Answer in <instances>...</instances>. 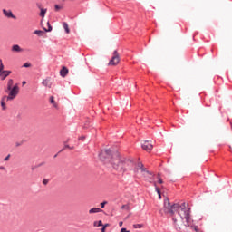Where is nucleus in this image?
I'll use <instances>...</instances> for the list:
<instances>
[{
	"mask_svg": "<svg viewBox=\"0 0 232 232\" xmlns=\"http://www.w3.org/2000/svg\"><path fill=\"white\" fill-rule=\"evenodd\" d=\"M44 184H47V180H43Z\"/></svg>",
	"mask_w": 232,
	"mask_h": 232,
	"instance_id": "nucleus-38",
	"label": "nucleus"
},
{
	"mask_svg": "<svg viewBox=\"0 0 232 232\" xmlns=\"http://www.w3.org/2000/svg\"><path fill=\"white\" fill-rule=\"evenodd\" d=\"M84 139H85V136L79 137L80 140H84Z\"/></svg>",
	"mask_w": 232,
	"mask_h": 232,
	"instance_id": "nucleus-33",
	"label": "nucleus"
},
{
	"mask_svg": "<svg viewBox=\"0 0 232 232\" xmlns=\"http://www.w3.org/2000/svg\"><path fill=\"white\" fill-rule=\"evenodd\" d=\"M10 157H11V155H10V154H9V155H7V156L4 159V160H9Z\"/></svg>",
	"mask_w": 232,
	"mask_h": 232,
	"instance_id": "nucleus-32",
	"label": "nucleus"
},
{
	"mask_svg": "<svg viewBox=\"0 0 232 232\" xmlns=\"http://www.w3.org/2000/svg\"><path fill=\"white\" fill-rule=\"evenodd\" d=\"M63 26L66 34H70L71 30H70L68 23H63Z\"/></svg>",
	"mask_w": 232,
	"mask_h": 232,
	"instance_id": "nucleus-18",
	"label": "nucleus"
},
{
	"mask_svg": "<svg viewBox=\"0 0 232 232\" xmlns=\"http://www.w3.org/2000/svg\"><path fill=\"white\" fill-rule=\"evenodd\" d=\"M93 226H97V227H99V226H103L102 220H95V221L93 222Z\"/></svg>",
	"mask_w": 232,
	"mask_h": 232,
	"instance_id": "nucleus-21",
	"label": "nucleus"
},
{
	"mask_svg": "<svg viewBox=\"0 0 232 232\" xmlns=\"http://www.w3.org/2000/svg\"><path fill=\"white\" fill-rule=\"evenodd\" d=\"M13 52H23V48L19 44H14L12 48Z\"/></svg>",
	"mask_w": 232,
	"mask_h": 232,
	"instance_id": "nucleus-14",
	"label": "nucleus"
},
{
	"mask_svg": "<svg viewBox=\"0 0 232 232\" xmlns=\"http://www.w3.org/2000/svg\"><path fill=\"white\" fill-rule=\"evenodd\" d=\"M16 146H21V144L19 142H16Z\"/></svg>",
	"mask_w": 232,
	"mask_h": 232,
	"instance_id": "nucleus-39",
	"label": "nucleus"
},
{
	"mask_svg": "<svg viewBox=\"0 0 232 232\" xmlns=\"http://www.w3.org/2000/svg\"><path fill=\"white\" fill-rule=\"evenodd\" d=\"M0 169H5V166H0Z\"/></svg>",
	"mask_w": 232,
	"mask_h": 232,
	"instance_id": "nucleus-36",
	"label": "nucleus"
},
{
	"mask_svg": "<svg viewBox=\"0 0 232 232\" xmlns=\"http://www.w3.org/2000/svg\"><path fill=\"white\" fill-rule=\"evenodd\" d=\"M109 162H111L114 169H117V171H120L121 173H124L133 167V160L126 159L125 157H121L118 151L112 153Z\"/></svg>",
	"mask_w": 232,
	"mask_h": 232,
	"instance_id": "nucleus-2",
	"label": "nucleus"
},
{
	"mask_svg": "<svg viewBox=\"0 0 232 232\" xmlns=\"http://www.w3.org/2000/svg\"><path fill=\"white\" fill-rule=\"evenodd\" d=\"M64 148H70L69 144H65Z\"/></svg>",
	"mask_w": 232,
	"mask_h": 232,
	"instance_id": "nucleus-37",
	"label": "nucleus"
},
{
	"mask_svg": "<svg viewBox=\"0 0 232 232\" xmlns=\"http://www.w3.org/2000/svg\"><path fill=\"white\" fill-rule=\"evenodd\" d=\"M100 211H102L101 208H92L91 209H89V213H99Z\"/></svg>",
	"mask_w": 232,
	"mask_h": 232,
	"instance_id": "nucleus-16",
	"label": "nucleus"
},
{
	"mask_svg": "<svg viewBox=\"0 0 232 232\" xmlns=\"http://www.w3.org/2000/svg\"><path fill=\"white\" fill-rule=\"evenodd\" d=\"M158 179H159L160 184H163V180H162L161 177L160 176V174L158 175Z\"/></svg>",
	"mask_w": 232,
	"mask_h": 232,
	"instance_id": "nucleus-30",
	"label": "nucleus"
},
{
	"mask_svg": "<svg viewBox=\"0 0 232 232\" xmlns=\"http://www.w3.org/2000/svg\"><path fill=\"white\" fill-rule=\"evenodd\" d=\"M48 24V32H52L53 26H51L50 23H47Z\"/></svg>",
	"mask_w": 232,
	"mask_h": 232,
	"instance_id": "nucleus-29",
	"label": "nucleus"
},
{
	"mask_svg": "<svg viewBox=\"0 0 232 232\" xmlns=\"http://www.w3.org/2000/svg\"><path fill=\"white\" fill-rule=\"evenodd\" d=\"M111 150H105L104 151H101L99 157L100 159H102V160H106V155H111Z\"/></svg>",
	"mask_w": 232,
	"mask_h": 232,
	"instance_id": "nucleus-7",
	"label": "nucleus"
},
{
	"mask_svg": "<svg viewBox=\"0 0 232 232\" xmlns=\"http://www.w3.org/2000/svg\"><path fill=\"white\" fill-rule=\"evenodd\" d=\"M139 169L140 170L141 175H143V177H147V175H149V170L144 168L142 162H139L136 170L139 171Z\"/></svg>",
	"mask_w": 232,
	"mask_h": 232,
	"instance_id": "nucleus-5",
	"label": "nucleus"
},
{
	"mask_svg": "<svg viewBox=\"0 0 232 232\" xmlns=\"http://www.w3.org/2000/svg\"><path fill=\"white\" fill-rule=\"evenodd\" d=\"M160 212L161 214H163V212L169 213L172 216L174 227L178 231H181L182 227L185 226L186 227L194 229L196 232H203L198 226L194 224L191 211L186 202H183L181 205L178 203L171 204V202H169V198H166L164 200V206Z\"/></svg>",
	"mask_w": 232,
	"mask_h": 232,
	"instance_id": "nucleus-1",
	"label": "nucleus"
},
{
	"mask_svg": "<svg viewBox=\"0 0 232 232\" xmlns=\"http://www.w3.org/2000/svg\"><path fill=\"white\" fill-rule=\"evenodd\" d=\"M4 15H5V17H12L13 19H15L12 10H3Z\"/></svg>",
	"mask_w": 232,
	"mask_h": 232,
	"instance_id": "nucleus-12",
	"label": "nucleus"
},
{
	"mask_svg": "<svg viewBox=\"0 0 232 232\" xmlns=\"http://www.w3.org/2000/svg\"><path fill=\"white\" fill-rule=\"evenodd\" d=\"M8 96L7 95H4L1 99V106H2V110H6V101H7Z\"/></svg>",
	"mask_w": 232,
	"mask_h": 232,
	"instance_id": "nucleus-11",
	"label": "nucleus"
},
{
	"mask_svg": "<svg viewBox=\"0 0 232 232\" xmlns=\"http://www.w3.org/2000/svg\"><path fill=\"white\" fill-rule=\"evenodd\" d=\"M34 34H35V35L42 36L44 32H43V30H34Z\"/></svg>",
	"mask_w": 232,
	"mask_h": 232,
	"instance_id": "nucleus-22",
	"label": "nucleus"
},
{
	"mask_svg": "<svg viewBox=\"0 0 232 232\" xmlns=\"http://www.w3.org/2000/svg\"><path fill=\"white\" fill-rule=\"evenodd\" d=\"M187 232H188V231L187 230Z\"/></svg>",
	"mask_w": 232,
	"mask_h": 232,
	"instance_id": "nucleus-40",
	"label": "nucleus"
},
{
	"mask_svg": "<svg viewBox=\"0 0 232 232\" xmlns=\"http://www.w3.org/2000/svg\"><path fill=\"white\" fill-rule=\"evenodd\" d=\"M119 63H121V55H119V52H117V50H114L112 57L109 61V66H117Z\"/></svg>",
	"mask_w": 232,
	"mask_h": 232,
	"instance_id": "nucleus-4",
	"label": "nucleus"
},
{
	"mask_svg": "<svg viewBox=\"0 0 232 232\" xmlns=\"http://www.w3.org/2000/svg\"><path fill=\"white\" fill-rule=\"evenodd\" d=\"M5 92L7 93V102L14 101L20 92L19 84L14 85V79H8Z\"/></svg>",
	"mask_w": 232,
	"mask_h": 232,
	"instance_id": "nucleus-3",
	"label": "nucleus"
},
{
	"mask_svg": "<svg viewBox=\"0 0 232 232\" xmlns=\"http://www.w3.org/2000/svg\"><path fill=\"white\" fill-rule=\"evenodd\" d=\"M121 209H130V204H123V206H121Z\"/></svg>",
	"mask_w": 232,
	"mask_h": 232,
	"instance_id": "nucleus-24",
	"label": "nucleus"
},
{
	"mask_svg": "<svg viewBox=\"0 0 232 232\" xmlns=\"http://www.w3.org/2000/svg\"><path fill=\"white\" fill-rule=\"evenodd\" d=\"M24 68H30V67H31L30 63H25L24 64Z\"/></svg>",
	"mask_w": 232,
	"mask_h": 232,
	"instance_id": "nucleus-27",
	"label": "nucleus"
},
{
	"mask_svg": "<svg viewBox=\"0 0 232 232\" xmlns=\"http://www.w3.org/2000/svg\"><path fill=\"white\" fill-rule=\"evenodd\" d=\"M69 73V69L66 66H63L62 70H60V75L62 77H66Z\"/></svg>",
	"mask_w": 232,
	"mask_h": 232,
	"instance_id": "nucleus-9",
	"label": "nucleus"
},
{
	"mask_svg": "<svg viewBox=\"0 0 232 232\" xmlns=\"http://www.w3.org/2000/svg\"><path fill=\"white\" fill-rule=\"evenodd\" d=\"M38 8L40 9V17H42V21L41 23H43L46 14H47V8H43L41 5L38 6Z\"/></svg>",
	"mask_w": 232,
	"mask_h": 232,
	"instance_id": "nucleus-8",
	"label": "nucleus"
},
{
	"mask_svg": "<svg viewBox=\"0 0 232 232\" xmlns=\"http://www.w3.org/2000/svg\"><path fill=\"white\" fill-rule=\"evenodd\" d=\"M12 73V72L10 70H5V68L3 69L2 72V81H5V79H6V77H8L10 74Z\"/></svg>",
	"mask_w": 232,
	"mask_h": 232,
	"instance_id": "nucleus-10",
	"label": "nucleus"
},
{
	"mask_svg": "<svg viewBox=\"0 0 232 232\" xmlns=\"http://www.w3.org/2000/svg\"><path fill=\"white\" fill-rule=\"evenodd\" d=\"M22 84L24 86L26 84V81H23Z\"/></svg>",
	"mask_w": 232,
	"mask_h": 232,
	"instance_id": "nucleus-34",
	"label": "nucleus"
},
{
	"mask_svg": "<svg viewBox=\"0 0 232 232\" xmlns=\"http://www.w3.org/2000/svg\"><path fill=\"white\" fill-rule=\"evenodd\" d=\"M42 83L44 84V86H47L48 88H52L51 79H44Z\"/></svg>",
	"mask_w": 232,
	"mask_h": 232,
	"instance_id": "nucleus-13",
	"label": "nucleus"
},
{
	"mask_svg": "<svg viewBox=\"0 0 232 232\" xmlns=\"http://www.w3.org/2000/svg\"><path fill=\"white\" fill-rule=\"evenodd\" d=\"M154 186L156 187V191L159 195V198H161V191H160V188H158L156 182H154Z\"/></svg>",
	"mask_w": 232,
	"mask_h": 232,
	"instance_id": "nucleus-19",
	"label": "nucleus"
},
{
	"mask_svg": "<svg viewBox=\"0 0 232 232\" xmlns=\"http://www.w3.org/2000/svg\"><path fill=\"white\" fill-rule=\"evenodd\" d=\"M108 202L105 200L104 202H101V206L102 208H104L105 204H107Z\"/></svg>",
	"mask_w": 232,
	"mask_h": 232,
	"instance_id": "nucleus-31",
	"label": "nucleus"
},
{
	"mask_svg": "<svg viewBox=\"0 0 232 232\" xmlns=\"http://www.w3.org/2000/svg\"><path fill=\"white\" fill-rule=\"evenodd\" d=\"M121 232H130L127 227H121Z\"/></svg>",
	"mask_w": 232,
	"mask_h": 232,
	"instance_id": "nucleus-28",
	"label": "nucleus"
},
{
	"mask_svg": "<svg viewBox=\"0 0 232 232\" xmlns=\"http://www.w3.org/2000/svg\"><path fill=\"white\" fill-rule=\"evenodd\" d=\"M4 68H5V64L3 63V59H0V79H2V73H3Z\"/></svg>",
	"mask_w": 232,
	"mask_h": 232,
	"instance_id": "nucleus-17",
	"label": "nucleus"
},
{
	"mask_svg": "<svg viewBox=\"0 0 232 232\" xmlns=\"http://www.w3.org/2000/svg\"><path fill=\"white\" fill-rule=\"evenodd\" d=\"M141 146L143 150H145L146 151H151L153 148V144H151L150 140H143V142L141 143Z\"/></svg>",
	"mask_w": 232,
	"mask_h": 232,
	"instance_id": "nucleus-6",
	"label": "nucleus"
},
{
	"mask_svg": "<svg viewBox=\"0 0 232 232\" xmlns=\"http://www.w3.org/2000/svg\"><path fill=\"white\" fill-rule=\"evenodd\" d=\"M148 175L145 177L146 180H148L149 182H152L153 180V173H151L150 171H148Z\"/></svg>",
	"mask_w": 232,
	"mask_h": 232,
	"instance_id": "nucleus-15",
	"label": "nucleus"
},
{
	"mask_svg": "<svg viewBox=\"0 0 232 232\" xmlns=\"http://www.w3.org/2000/svg\"><path fill=\"white\" fill-rule=\"evenodd\" d=\"M108 226H110V224H103V226L102 227V232H106Z\"/></svg>",
	"mask_w": 232,
	"mask_h": 232,
	"instance_id": "nucleus-23",
	"label": "nucleus"
},
{
	"mask_svg": "<svg viewBox=\"0 0 232 232\" xmlns=\"http://www.w3.org/2000/svg\"><path fill=\"white\" fill-rule=\"evenodd\" d=\"M50 102L52 103V104H53V106L55 107V108H57V103L55 102V100H54V97L53 96H52V97H50Z\"/></svg>",
	"mask_w": 232,
	"mask_h": 232,
	"instance_id": "nucleus-20",
	"label": "nucleus"
},
{
	"mask_svg": "<svg viewBox=\"0 0 232 232\" xmlns=\"http://www.w3.org/2000/svg\"><path fill=\"white\" fill-rule=\"evenodd\" d=\"M133 227H143V224H134Z\"/></svg>",
	"mask_w": 232,
	"mask_h": 232,
	"instance_id": "nucleus-26",
	"label": "nucleus"
},
{
	"mask_svg": "<svg viewBox=\"0 0 232 232\" xmlns=\"http://www.w3.org/2000/svg\"><path fill=\"white\" fill-rule=\"evenodd\" d=\"M119 226H123V222H122V221H120V222H119Z\"/></svg>",
	"mask_w": 232,
	"mask_h": 232,
	"instance_id": "nucleus-35",
	"label": "nucleus"
},
{
	"mask_svg": "<svg viewBox=\"0 0 232 232\" xmlns=\"http://www.w3.org/2000/svg\"><path fill=\"white\" fill-rule=\"evenodd\" d=\"M56 12H59V10H61L62 6H60L59 5H55L54 6Z\"/></svg>",
	"mask_w": 232,
	"mask_h": 232,
	"instance_id": "nucleus-25",
	"label": "nucleus"
}]
</instances>
